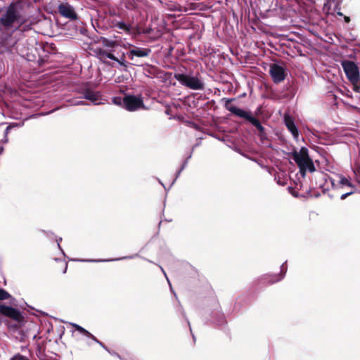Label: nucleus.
<instances>
[{"label": "nucleus", "instance_id": "4be33fe9", "mask_svg": "<svg viewBox=\"0 0 360 360\" xmlns=\"http://www.w3.org/2000/svg\"><path fill=\"white\" fill-rule=\"evenodd\" d=\"M11 360H25V357L21 354L15 355Z\"/></svg>", "mask_w": 360, "mask_h": 360}, {"label": "nucleus", "instance_id": "20e7f679", "mask_svg": "<svg viewBox=\"0 0 360 360\" xmlns=\"http://www.w3.org/2000/svg\"><path fill=\"white\" fill-rule=\"evenodd\" d=\"M341 65L348 80L353 85L355 91L360 89V75L357 65L351 60H344L341 62Z\"/></svg>", "mask_w": 360, "mask_h": 360}, {"label": "nucleus", "instance_id": "9b49d317", "mask_svg": "<svg viewBox=\"0 0 360 360\" xmlns=\"http://www.w3.org/2000/svg\"><path fill=\"white\" fill-rule=\"evenodd\" d=\"M269 73L274 83L283 82L286 76L284 68L276 63L270 66Z\"/></svg>", "mask_w": 360, "mask_h": 360}, {"label": "nucleus", "instance_id": "4468645a", "mask_svg": "<svg viewBox=\"0 0 360 360\" xmlns=\"http://www.w3.org/2000/svg\"><path fill=\"white\" fill-rule=\"evenodd\" d=\"M339 177H340L339 184L340 185H342V186H348L352 188V190L349 192L344 193L341 195L340 199L345 200L347 197H348L349 195H350L351 194H352L354 193V191H353L354 186L347 178H346L343 176H340Z\"/></svg>", "mask_w": 360, "mask_h": 360}, {"label": "nucleus", "instance_id": "2eb2a0df", "mask_svg": "<svg viewBox=\"0 0 360 360\" xmlns=\"http://www.w3.org/2000/svg\"><path fill=\"white\" fill-rule=\"evenodd\" d=\"M83 94H84V98L89 100L94 103L98 101L100 98V95L98 93L95 92L89 89H86L84 91Z\"/></svg>", "mask_w": 360, "mask_h": 360}, {"label": "nucleus", "instance_id": "0eeeda50", "mask_svg": "<svg viewBox=\"0 0 360 360\" xmlns=\"http://www.w3.org/2000/svg\"><path fill=\"white\" fill-rule=\"evenodd\" d=\"M174 77L182 85L193 89L202 90L204 84L196 77H191L184 74L175 73Z\"/></svg>", "mask_w": 360, "mask_h": 360}, {"label": "nucleus", "instance_id": "dca6fc26", "mask_svg": "<svg viewBox=\"0 0 360 360\" xmlns=\"http://www.w3.org/2000/svg\"><path fill=\"white\" fill-rule=\"evenodd\" d=\"M114 26L124 31L127 33H129L131 32V26L129 25L125 24L124 22H117L115 23Z\"/></svg>", "mask_w": 360, "mask_h": 360}, {"label": "nucleus", "instance_id": "7ed1b4c3", "mask_svg": "<svg viewBox=\"0 0 360 360\" xmlns=\"http://www.w3.org/2000/svg\"><path fill=\"white\" fill-rule=\"evenodd\" d=\"M234 100V98H224L223 101H225L224 107L225 108L230 111L233 115L245 119L249 121L254 127L257 128L259 131V134L262 136V134L264 133V128L260 123L259 120L251 115L249 112L241 110L234 105H231V103Z\"/></svg>", "mask_w": 360, "mask_h": 360}, {"label": "nucleus", "instance_id": "aec40b11", "mask_svg": "<svg viewBox=\"0 0 360 360\" xmlns=\"http://www.w3.org/2000/svg\"><path fill=\"white\" fill-rule=\"evenodd\" d=\"M11 295L4 289L0 288V301L8 300Z\"/></svg>", "mask_w": 360, "mask_h": 360}, {"label": "nucleus", "instance_id": "f3484780", "mask_svg": "<svg viewBox=\"0 0 360 360\" xmlns=\"http://www.w3.org/2000/svg\"><path fill=\"white\" fill-rule=\"evenodd\" d=\"M144 70L146 75L148 77H155L157 75L158 69L155 66L150 65Z\"/></svg>", "mask_w": 360, "mask_h": 360}, {"label": "nucleus", "instance_id": "6ab92c4d", "mask_svg": "<svg viewBox=\"0 0 360 360\" xmlns=\"http://www.w3.org/2000/svg\"><path fill=\"white\" fill-rule=\"evenodd\" d=\"M72 326L76 330L79 331L80 333L83 334L85 336L89 334V332L88 330H86L85 328H82L78 324L72 323Z\"/></svg>", "mask_w": 360, "mask_h": 360}, {"label": "nucleus", "instance_id": "423d86ee", "mask_svg": "<svg viewBox=\"0 0 360 360\" xmlns=\"http://www.w3.org/2000/svg\"><path fill=\"white\" fill-rule=\"evenodd\" d=\"M20 15L17 11L16 5L15 3H12L8 6L6 13L0 18V24L8 29L11 27L13 24L18 21Z\"/></svg>", "mask_w": 360, "mask_h": 360}, {"label": "nucleus", "instance_id": "f257e3e1", "mask_svg": "<svg viewBox=\"0 0 360 360\" xmlns=\"http://www.w3.org/2000/svg\"><path fill=\"white\" fill-rule=\"evenodd\" d=\"M100 41L102 43L103 47H97L94 49V53L96 58L104 64L111 66L113 65L110 64L108 59L112 60L126 70L129 63L125 60L124 53H122L120 58L114 55L115 51L113 48L117 46L118 42L115 40L108 39L105 37H101Z\"/></svg>", "mask_w": 360, "mask_h": 360}, {"label": "nucleus", "instance_id": "1a4fd4ad", "mask_svg": "<svg viewBox=\"0 0 360 360\" xmlns=\"http://www.w3.org/2000/svg\"><path fill=\"white\" fill-rule=\"evenodd\" d=\"M123 106L129 111H135L144 106L141 97L127 95L123 98Z\"/></svg>", "mask_w": 360, "mask_h": 360}, {"label": "nucleus", "instance_id": "f03ea898", "mask_svg": "<svg viewBox=\"0 0 360 360\" xmlns=\"http://www.w3.org/2000/svg\"><path fill=\"white\" fill-rule=\"evenodd\" d=\"M292 158L297 165L302 176L304 177L306 175L307 171L314 172L316 170L314 162L309 158L307 148H301L299 152L294 150L292 153Z\"/></svg>", "mask_w": 360, "mask_h": 360}, {"label": "nucleus", "instance_id": "5701e85b", "mask_svg": "<svg viewBox=\"0 0 360 360\" xmlns=\"http://www.w3.org/2000/svg\"><path fill=\"white\" fill-rule=\"evenodd\" d=\"M344 19H345V22H347V23H349L350 22V18L349 16H345L344 17Z\"/></svg>", "mask_w": 360, "mask_h": 360}, {"label": "nucleus", "instance_id": "b1692460", "mask_svg": "<svg viewBox=\"0 0 360 360\" xmlns=\"http://www.w3.org/2000/svg\"><path fill=\"white\" fill-rule=\"evenodd\" d=\"M330 182H331V184H332L333 187H335V182H334V180H333V179H332L331 178H330Z\"/></svg>", "mask_w": 360, "mask_h": 360}, {"label": "nucleus", "instance_id": "6e6552de", "mask_svg": "<svg viewBox=\"0 0 360 360\" xmlns=\"http://www.w3.org/2000/svg\"><path fill=\"white\" fill-rule=\"evenodd\" d=\"M151 53V49L149 48L139 47L132 44H129V51L124 53L125 58L127 57L131 60L130 63L132 65H139L138 60L135 58H146L148 57Z\"/></svg>", "mask_w": 360, "mask_h": 360}, {"label": "nucleus", "instance_id": "412c9836", "mask_svg": "<svg viewBox=\"0 0 360 360\" xmlns=\"http://www.w3.org/2000/svg\"><path fill=\"white\" fill-rule=\"evenodd\" d=\"M86 337L91 338V340H93L94 341H95L96 342L100 344V345H102V342H100L94 335H92L90 332H89V334L86 335Z\"/></svg>", "mask_w": 360, "mask_h": 360}, {"label": "nucleus", "instance_id": "ddd939ff", "mask_svg": "<svg viewBox=\"0 0 360 360\" xmlns=\"http://www.w3.org/2000/svg\"><path fill=\"white\" fill-rule=\"evenodd\" d=\"M286 271H287V266H285L284 264H283L281 266V271L279 274H275L274 276L267 275L266 276L265 279L267 280L269 283H271V284L274 283L276 282L281 281L283 278L284 275L286 273Z\"/></svg>", "mask_w": 360, "mask_h": 360}, {"label": "nucleus", "instance_id": "9d476101", "mask_svg": "<svg viewBox=\"0 0 360 360\" xmlns=\"http://www.w3.org/2000/svg\"><path fill=\"white\" fill-rule=\"evenodd\" d=\"M58 10L61 16L70 20H76L78 18L74 8L68 3H61L58 6Z\"/></svg>", "mask_w": 360, "mask_h": 360}, {"label": "nucleus", "instance_id": "f8f14e48", "mask_svg": "<svg viewBox=\"0 0 360 360\" xmlns=\"http://www.w3.org/2000/svg\"><path fill=\"white\" fill-rule=\"evenodd\" d=\"M285 124L288 129L291 132L295 138H297L299 136V131L294 123L293 119L288 115L284 116Z\"/></svg>", "mask_w": 360, "mask_h": 360}, {"label": "nucleus", "instance_id": "393cba45", "mask_svg": "<svg viewBox=\"0 0 360 360\" xmlns=\"http://www.w3.org/2000/svg\"><path fill=\"white\" fill-rule=\"evenodd\" d=\"M338 15H340V16L343 15L342 13H341V12H338Z\"/></svg>", "mask_w": 360, "mask_h": 360}, {"label": "nucleus", "instance_id": "a211bd4d", "mask_svg": "<svg viewBox=\"0 0 360 360\" xmlns=\"http://www.w3.org/2000/svg\"><path fill=\"white\" fill-rule=\"evenodd\" d=\"M17 126H18V125H17L16 124H10V125H8V126L5 129V130H4V140H3V142H4V143H7V142H8V138H7L8 134H9V132L11 131V130L13 128H14V127H17Z\"/></svg>", "mask_w": 360, "mask_h": 360}, {"label": "nucleus", "instance_id": "39448f33", "mask_svg": "<svg viewBox=\"0 0 360 360\" xmlns=\"http://www.w3.org/2000/svg\"><path fill=\"white\" fill-rule=\"evenodd\" d=\"M0 315L15 321V323L9 326L15 330L19 329L25 321L24 316L18 309L4 304H0Z\"/></svg>", "mask_w": 360, "mask_h": 360}]
</instances>
